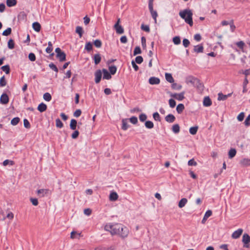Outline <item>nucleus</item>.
Instances as JSON below:
<instances>
[{
    "label": "nucleus",
    "mask_w": 250,
    "mask_h": 250,
    "mask_svg": "<svg viewBox=\"0 0 250 250\" xmlns=\"http://www.w3.org/2000/svg\"><path fill=\"white\" fill-rule=\"evenodd\" d=\"M77 122L75 119H71L70 124V128L71 129L75 130L77 128Z\"/></svg>",
    "instance_id": "nucleus-21"
},
{
    "label": "nucleus",
    "mask_w": 250,
    "mask_h": 250,
    "mask_svg": "<svg viewBox=\"0 0 250 250\" xmlns=\"http://www.w3.org/2000/svg\"><path fill=\"white\" fill-rule=\"evenodd\" d=\"M184 109H185V106L183 104H178L176 107L177 112L179 114L181 113L183 111Z\"/></svg>",
    "instance_id": "nucleus-29"
},
{
    "label": "nucleus",
    "mask_w": 250,
    "mask_h": 250,
    "mask_svg": "<svg viewBox=\"0 0 250 250\" xmlns=\"http://www.w3.org/2000/svg\"><path fill=\"white\" fill-rule=\"evenodd\" d=\"M56 57L60 62H63L66 60V54L64 52H62L60 54L56 55Z\"/></svg>",
    "instance_id": "nucleus-16"
},
{
    "label": "nucleus",
    "mask_w": 250,
    "mask_h": 250,
    "mask_svg": "<svg viewBox=\"0 0 250 250\" xmlns=\"http://www.w3.org/2000/svg\"><path fill=\"white\" fill-rule=\"evenodd\" d=\"M6 85V81L5 79L4 76H3L0 79V87H3Z\"/></svg>",
    "instance_id": "nucleus-45"
},
{
    "label": "nucleus",
    "mask_w": 250,
    "mask_h": 250,
    "mask_svg": "<svg viewBox=\"0 0 250 250\" xmlns=\"http://www.w3.org/2000/svg\"><path fill=\"white\" fill-rule=\"evenodd\" d=\"M94 63L95 64H99L101 61V57L99 54H96L94 56Z\"/></svg>",
    "instance_id": "nucleus-28"
},
{
    "label": "nucleus",
    "mask_w": 250,
    "mask_h": 250,
    "mask_svg": "<svg viewBox=\"0 0 250 250\" xmlns=\"http://www.w3.org/2000/svg\"><path fill=\"white\" fill-rule=\"evenodd\" d=\"M153 117L155 121H160L161 120L160 115L158 112L154 113L153 114Z\"/></svg>",
    "instance_id": "nucleus-54"
},
{
    "label": "nucleus",
    "mask_w": 250,
    "mask_h": 250,
    "mask_svg": "<svg viewBox=\"0 0 250 250\" xmlns=\"http://www.w3.org/2000/svg\"><path fill=\"white\" fill-rule=\"evenodd\" d=\"M120 227H121V224L109 223L104 226V229L106 231H109L112 235L116 234L119 235Z\"/></svg>",
    "instance_id": "nucleus-2"
},
{
    "label": "nucleus",
    "mask_w": 250,
    "mask_h": 250,
    "mask_svg": "<svg viewBox=\"0 0 250 250\" xmlns=\"http://www.w3.org/2000/svg\"><path fill=\"white\" fill-rule=\"evenodd\" d=\"M32 27L36 32H39L41 30V26L38 22H35L32 24Z\"/></svg>",
    "instance_id": "nucleus-24"
},
{
    "label": "nucleus",
    "mask_w": 250,
    "mask_h": 250,
    "mask_svg": "<svg viewBox=\"0 0 250 250\" xmlns=\"http://www.w3.org/2000/svg\"><path fill=\"white\" fill-rule=\"evenodd\" d=\"M192 12L189 9H185L179 12V15L181 18L185 20V21L190 26L193 25Z\"/></svg>",
    "instance_id": "nucleus-1"
},
{
    "label": "nucleus",
    "mask_w": 250,
    "mask_h": 250,
    "mask_svg": "<svg viewBox=\"0 0 250 250\" xmlns=\"http://www.w3.org/2000/svg\"><path fill=\"white\" fill-rule=\"evenodd\" d=\"M212 104L211 101L209 97H206L203 100V105L205 106H209Z\"/></svg>",
    "instance_id": "nucleus-15"
},
{
    "label": "nucleus",
    "mask_w": 250,
    "mask_h": 250,
    "mask_svg": "<svg viewBox=\"0 0 250 250\" xmlns=\"http://www.w3.org/2000/svg\"><path fill=\"white\" fill-rule=\"evenodd\" d=\"M49 67L56 72L57 73L58 72V69L57 67L53 63H50L49 64Z\"/></svg>",
    "instance_id": "nucleus-53"
},
{
    "label": "nucleus",
    "mask_w": 250,
    "mask_h": 250,
    "mask_svg": "<svg viewBox=\"0 0 250 250\" xmlns=\"http://www.w3.org/2000/svg\"><path fill=\"white\" fill-rule=\"evenodd\" d=\"M245 114L243 112L240 113L237 116V118L239 121H242L244 120Z\"/></svg>",
    "instance_id": "nucleus-62"
},
{
    "label": "nucleus",
    "mask_w": 250,
    "mask_h": 250,
    "mask_svg": "<svg viewBox=\"0 0 250 250\" xmlns=\"http://www.w3.org/2000/svg\"><path fill=\"white\" fill-rule=\"evenodd\" d=\"M231 93L228 94V95H224L222 93H219L218 96V100L219 101H224L226 100L228 97L230 96Z\"/></svg>",
    "instance_id": "nucleus-17"
},
{
    "label": "nucleus",
    "mask_w": 250,
    "mask_h": 250,
    "mask_svg": "<svg viewBox=\"0 0 250 250\" xmlns=\"http://www.w3.org/2000/svg\"><path fill=\"white\" fill-rule=\"evenodd\" d=\"M2 71L5 72L6 74H8L10 73V66L9 65H5L1 67Z\"/></svg>",
    "instance_id": "nucleus-39"
},
{
    "label": "nucleus",
    "mask_w": 250,
    "mask_h": 250,
    "mask_svg": "<svg viewBox=\"0 0 250 250\" xmlns=\"http://www.w3.org/2000/svg\"><path fill=\"white\" fill-rule=\"evenodd\" d=\"M28 58L31 61L34 62L36 60V56L33 53H30L28 55Z\"/></svg>",
    "instance_id": "nucleus-59"
},
{
    "label": "nucleus",
    "mask_w": 250,
    "mask_h": 250,
    "mask_svg": "<svg viewBox=\"0 0 250 250\" xmlns=\"http://www.w3.org/2000/svg\"><path fill=\"white\" fill-rule=\"evenodd\" d=\"M102 73L101 70H97L95 73V81L96 83H98L101 81Z\"/></svg>",
    "instance_id": "nucleus-11"
},
{
    "label": "nucleus",
    "mask_w": 250,
    "mask_h": 250,
    "mask_svg": "<svg viewBox=\"0 0 250 250\" xmlns=\"http://www.w3.org/2000/svg\"><path fill=\"white\" fill-rule=\"evenodd\" d=\"M165 78L166 80L170 83H174V79L172 76V75L170 73H166L165 74Z\"/></svg>",
    "instance_id": "nucleus-22"
},
{
    "label": "nucleus",
    "mask_w": 250,
    "mask_h": 250,
    "mask_svg": "<svg viewBox=\"0 0 250 250\" xmlns=\"http://www.w3.org/2000/svg\"><path fill=\"white\" fill-rule=\"evenodd\" d=\"M240 164L243 166H250V159L249 158H244L242 159L240 162Z\"/></svg>",
    "instance_id": "nucleus-18"
},
{
    "label": "nucleus",
    "mask_w": 250,
    "mask_h": 250,
    "mask_svg": "<svg viewBox=\"0 0 250 250\" xmlns=\"http://www.w3.org/2000/svg\"><path fill=\"white\" fill-rule=\"evenodd\" d=\"M236 45L243 51V48L245 46V43L243 41H240L236 42Z\"/></svg>",
    "instance_id": "nucleus-49"
},
{
    "label": "nucleus",
    "mask_w": 250,
    "mask_h": 250,
    "mask_svg": "<svg viewBox=\"0 0 250 250\" xmlns=\"http://www.w3.org/2000/svg\"><path fill=\"white\" fill-rule=\"evenodd\" d=\"M236 154V150L234 148H231L229 151V159L233 158Z\"/></svg>",
    "instance_id": "nucleus-27"
},
{
    "label": "nucleus",
    "mask_w": 250,
    "mask_h": 250,
    "mask_svg": "<svg viewBox=\"0 0 250 250\" xmlns=\"http://www.w3.org/2000/svg\"><path fill=\"white\" fill-rule=\"evenodd\" d=\"M14 42L12 39H10L8 42V47L10 49H12L14 48Z\"/></svg>",
    "instance_id": "nucleus-47"
},
{
    "label": "nucleus",
    "mask_w": 250,
    "mask_h": 250,
    "mask_svg": "<svg viewBox=\"0 0 250 250\" xmlns=\"http://www.w3.org/2000/svg\"><path fill=\"white\" fill-rule=\"evenodd\" d=\"M165 120L167 122L172 123L175 121V117L173 115L169 114L166 116Z\"/></svg>",
    "instance_id": "nucleus-14"
},
{
    "label": "nucleus",
    "mask_w": 250,
    "mask_h": 250,
    "mask_svg": "<svg viewBox=\"0 0 250 250\" xmlns=\"http://www.w3.org/2000/svg\"><path fill=\"white\" fill-rule=\"evenodd\" d=\"M143 61V58L142 56H139L136 57L135 58V62L140 64Z\"/></svg>",
    "instance_id": "nucleus-57"
},
{
    "label": "nucleus",
    "mask_w": 250,
    "mask_h": 250,
    "mask_svg": "<svg viewBox=\"0 0 250 250\" xmlns=\"http://www.w3.org/2000/svg\"><path fill=\"white\" fill-rule=\"evenodd\" d=\"M198 80L199 79L194 77H189L188 80V83H191L194 86V85L198 83Z\"/></svg>",
    "instance_id": "nucleus-26"
},
{
    "label": "nucleus",
    "mask_w": 250,
    "mask_h": 250,
    "mask_svg": "<svg viewBox=\"0 0 250 250\" xmlns=\"http://www.w3.org/2000/svg\"><path fill=\"white\" fill-rule=\"evenodd\" d=\"M23 125L26 128H30L31 127L30 123L29 122L28 120L26 119H24L23 120Z\"/></svg>",
    "instance_id": "nucleus-52"
},
{
    "label": "nucleus",
    "mask_w": 250,
    "mask_h": 250,
    "mask_svg": "<svg viewBox=\"0 0 250 250\" xmlns=\"http://www.w3.org/2000/svg\"><path fill=\"white\" fill-rule=\"evenodd\" d=\"M37 109L40 112H43L46 110L47 106L45 104L42 103L41 104H39Z\"/></svg>",
    "instance_id": "nucleus-19"
},
{
    "label": "nucleus",
    "mask_w": 250,
    "mask_h": 250,
    "mask_svg": "<svg viewBox=\"0 0 250 250\" xmlns=\"http://www.w3.org/2000/svg\"><path fill=\"white\" fill-rule=\"evenodd\" d=\"M122 129H123L124 130H127L129 126L127 123V119H123L122 121Z\"/></svg>",
    "instance_id": "nucleus-20"
},
{
    "label": "nucleus",
    "mask_w": 250,
    "mask_h": 250,
    "mask_svg": "<svg viewBox=\"0 0 250 250\" xmlns=\"http://www.w3.org/2000/svg\"><path fill=\"white\" fill-rule=\"evenodd\" d=\"M103 79L106 80H109L111 78V74L106 69H103Z\"/></svg>",
    "instance_id": "nucleus-13"
},
{
    "label": "nucleus",
    "mask_w": 250,
    "mask_h": 250,
    "mask_svg": "<svg viewBox=\"0 0 250 250\" xmlns=\"http://www.w3.org/2000/svg\"><path fill=\"white\" fill-rule=\"evenodd\" d=\"M169 106L171 107V108H173L176 105V102L175 101L172 99H170L169 100Z\"/></svg>",
    "instance_id": "nucleus-61"
},
{
    "label": "nucleus",
    "mask_w": 250,
    "mask_h": 250,
    "mask_svg": "<svg viewBox=\"0 0 250 250\" xmlns=\"http://www.w3.org/2000/svg\"><path fill=\"white\" fill-rule=\"evenodd\" d=\"M49 192L47 189H40L37 191V193L40 197H43L46 195Z\"/></svg>",
    "instance_id": "nucleus-10"
},
{
    "label": "nucleus",
    "mask_w": 250,
    "mask_h": 250,
    "mask_svg": "<svg viewBox=\"0 0 250 250\" xmlns=\"http://www.w3.org/2000/svg\"><path fill=\"white\" fill-rule=\"evenodd\" d=\"M190 44V42L187 39H184L183 41V44L185 47H188Z\"/></svg>",
    "instance_id": "nucleus-63"
},
{
    "label": "nucleus",
    "mask_w": 250,
    "mask_h": 250,
    "mask_svg": "<svg viewBox=\"0 0 250 250\" xmlns=\"http://www.w3.org/2000/svg\"><path fill=\"white\" fill-rule=\"evenodd\" d=\"M148 82L151 85L159 84L160 83V80L159 78L151 77L149 79Z\"/></svg>",
    "instance_id": "nucleus-9"
},
{
    "label": "nucleus",
    "mask_w": 250,
    "mask_h": 250,
    "mask_svg": "<svg viewBox=\"0 0 250 250\" xmlns=\"http://www.w3.org/2000/svg\"><path fill=\"white\" fill-rule=\"evenodd\" d=\"M130 122L134 124L135 125L138 123V119L136 117L132 116L129 119Z\"/></svg>",
    "instance_id": "nucleus-58"
},
{
    "label": "nucleus",
    "mask_w": 250,
    "mask_h": 250,
    "mask_svg": "<svg viewBox=\"0 0 250 250\" xmlns=\"http://www.w3.org/2000/svg\"><path fill=\"white\" fill-rule=\"evenodd\" d=\"M76 32L79 34L80 38H81L83 33V28L81 26H77Z\"/></svg>",
    "instance_id": "nucleus-35"
},
{
    "label": "nucleus",
    "mask_w": 250,
    "mask_h": 250,
    "mask_svg": "<svg viewBox=\"0 0 250 250\" xmlns=\"http://www.w3.org/2000/svg\"><path fill=\"white\" fill-rule=\"evenodd\" d=\"M172 130L174 133H178L180 131V126L178 124H175L172 126Z\"/></svg>",
    "instance_id": "nucleus-32"
},
{
    "label": "nucleus",
    "mask_w": 250,
    "mask_h": 250,
    "mask_svg": "<svg viewBox=\"0 0 250 250\" xmlns=\"http://www.w3.org/2000/svg\"><path fill=\"white\" fill-rule=\"evenodd\" d=\"M43 98L44 100H45L47 102L50 101L51 100V98H52L50 94L49 93H47V92H46L43 94Z\"/></svg>",
    "instance_id": "nucleus-37"
},
{
    "label": "nucleus",
    "mask_w": 250,
    "mask_h": 250,
    "mask_svg": "<svg viewBox=\"0 0 250 250\" xmlns=\"http://www.w3.org/2000/svg\"><path fill=\"white\" fill-rule=\"evenodd\" d=\"M85 49L90 51L92 49V44L90 42H88L85 44Z\"/></svg>",
    "instance_id": "nucleus-46"
},
{
    "label": "nucleus",
    "mask_w": 250,
    "mask_h": 250,
    "mask_svg": "<svg viewBox=\"0 0 250 250\" xmlns=\"http://www.w3.org/2000/svg\"><path fill=\"white\" fill-rule=\"evenodd\" d=\"M141 28L142 30L145 31L146 32H149L150 31L149 27L147 25L142 24Z\"/></svg>",
    "instance_id": "nucleus-55"
},
{
    "label": "nucleus",
    "mask_w": 250,
    "mask_h": 250,
    "mask_svg": "<svg viewBox=\"0 0 250 250\" xmlns=\"http://www.w3.org/2000/svg\"><path fill=\"white\" fill-rule=\"evenodd\" d=\"M79 135V132L78 130H75L73 133L71 135V137L72 139H75L78 138Z\"/></svg>",
    "instance_id": "nucleus-60"
},
{
    "label": "nucleus",
    "mask_w": 250,
    "mask_h": 250,
    "mask_svg": "<svg viewBox=\"0 0 250 250\" xmlns=\"http://www.w3.org/2000/svg\"><path fill=\"white\" fill-rule=\"evenodd\" d=\"M94 45L98 48L102 46V42L100 40H96L94 42Z\"/></svg>",
    "instance_id": "nucleus-56"
},
{
    "label": "nucleus",
    "mask_w": 250,
    "mask_h": 250,
    "mask_svg": "<svg viewBox=\"0 0 250 250\" xmlns=\"http://www.w3.org/2000/svg\"><path fill=\"white\" fill-rule=\"evenodd\" d=\"M244 124L246 126L250 125V114L245 119Z\"/></svg>",
    "instance_id": "nucleus-64"
},
{
    "label": "nucleus",
    "mask_w": 250,
    "mask_h": 250,
    "mask_svg": "<svg viewBox=\"0 0 250 250\" xmlns=\"http://www.w3.org/2000/svg\"><path fill=\"white\" fill-rule=\"evenodd\" d=\"M9 102V97L6 93H3L0 98V103L6 104Z\"/></svg>",
    "instance_id": "nucleus-7"
},
{
    "label": "nucleus",
    "mask_w": 250,
    "mask_h": 250,
    "mask_svg": "<svg viewBox=\"0 0 250 250\" xmlns=\"http://www.w3.org/2000/svg\"><path fill=\"white\" fill-rule=\"evenodd\" d=\"M147 119L146 115L144 113H142L139 115V120L141 122H144Z\"/></svg>",
    "instance_id": "nucleus-51"
},
{
    "label": "nucleus",
    "mask_w": 250,
    "mask_h": 250,
    "mask_svg": "<svg viewBox=\"0 0 250 250\" xmlns=\"http://www.w3.org/2000/svg\"><path fill=\"white\" fill-rule=\"evenodd\" d=\"M11 28L10 27H8L2 32V35L7 36L11 34Z\"/></svg>",
    "instance_id": "nucleus-44"
},
{
    "label": "nucleus",
    "mask_w": 250,
    "mask_h": 250,
    "mask_svg": "<svg viewBox=\"0 0 250 250\" xmlns=\"http://www.w3.org/2000/svg\"><path fill=\"white\" fill-rule=\"evenodd\" d=\"M182 85L181 84H177L176 83H172L171 84V87L173 89L180 90L182 88Z\"/></svg>",
    "instance_id": "nucleus-42"
},
{
    "label": "nucleus",
    "mask_w": 250,
    "mask_h": 250,
    "mask_svg": "<svg viewBox=\"0 0 250 250\" xmlns=\"http://www.w3.org/2000/svg\"><path fill=\"white\" fill-rule=\"evenodd\" d=\"M145 125V126L148 129H151L154 127V124L153 122L150 121H146Z\"/></svg>",
    "instance_id": "nucleus-33"
},
{
    "label": "nucleus",
    "mask_w": 250,
    "mask_h": 250,
    "mask_svg": "<svg viewBox=\"0 0 250 250\" xmlns=\"http://www.w3.org/2000/svg\"><path fill=\"white\" fill-rule=\"evenodd\" d=\"M118 195L116 192H112L109 195V199L110 201H115L118 199Z\"/></svg>",
    "instance_id": "nucleus-23"
},
{
    "label": "nucleus",
    "mask_w": 250,
    "mask_h": 250,
    "mask_svg": "<svg viewBox=\"0 0 250 250\" xmlns=\"http://www.w3.org/2000/svg\"><path fill=\"white\" fill-rule=\"evenodd\" d=\"M142 52L141 48L139 46H136L133 51V55L136 56L137 54H140Z\"/></svg>",
    "instance_id": "nucleus-48"
},
{
    "label": "nucleus",
    "mask_w": 250,
    "mask_h": 250,
    "mask_svg": "<svg viewBox=\"0 0 250 250\" xmlns=\"http://www.w3.org/2000/svg\"><path fill=\"white\" fill-rule=\"evenodd\" d=\"M48 46L46 48V52L47 53H50L53 50L52 44L51 42L48 43Z\"/></svg>",
    "instance_id": "nucleus-43"
},
{
    "label": "nucleus",
    "mask_w": 250,
    "mask_h": 250,
    "mask_svg": "<svg viewBox=\"0 0 250 250\" xmlns=\"http://www.w3.org/2000/svg\"><path fill=\"white\" fill-rule=\"evenodd\" d=\"M56 125L57 127L61 128L63 127V124L61 120L58 118L56 120Z\"/></svg>",
    "instance_id": "nucleus-40"
},
{
    "label": "nucleus",
    "mask_w": 250,
    "mask_h": 250,
    "mask_svg": "<svg viewBox=\"0 0 250 250\" xmlns=\"http://www.w3.org/2000/svg\"><path fill=\"white\" fill-rule=\"evenodd\" d=\"M187 202H188V200L186 198H182V199H181V200L179 202V204H178L179 207L180 208L184 207L186 205V204H187Z\"/></svg>",
    "instance_id": "nucleus-30"
},
{
    "label": "nucleus",
    "mask_w": 250,
    "mask_h": 250,
    "mask_svg": "<svg viewBox=\"0 0 250 250\" xmlns=\"http://www.w3.org/2000/svg\"><path fill=\"white\" fill-rule=\"evenodd\" d=\"M120 20L119 19L117 21V22L114 25V28L116 30V33L119 34H123L124 33V30L122 26L119 25Z\"/></svg>",
    "instance_id": "nucleus-5"
},
{
    "label": "nucleus",
    "mask_w": 250,
    "mask_h": 250,
    "mask_svg": "<svg viewBox=\"0 0 250 250\" xmlns=\"http://www.w3.org/2000/svg\"><path fill=\"white\" fill-rule=\"evenodd\" d=\"M20 119L19 117H15L12 119L11 124L13 125H16L20 122Z\"/></svg>",
    "instance_id": "nucleus-38"
},
{
    "label": "nucleus",
    "mask_w": 250,
    "mask_h": 250,
    "mask_svg": "<svg viewBox=\"0 0 250 250\" xmlns=\"http://www.w3.org/2000/svg\"><path fill=\"white\" fill-rule=\"evenodd\" d=\"M242 242L244 248H250V236L246 233H244L242 236Z\"/></svg>",
    "instance_id": "nucleus-3"
},
{
    "label": "nucleus",
    "mask_w": 250,
    "mask_h": 250,
    "mask_svg": "<svg viewBox=\"0 0 250 250\" xmlns=\"http://www.w3.org/2000/svg\"><path fill=\"white\" fill-rule=\"evenodd\" d=\"M243 232V229H239L232 233L231 234V237L233 239H238L242 235Z\"/></svg>",
    "instance_id": "nucleus-8"
},
{
    "label": "nucleus",
    "mask_w": 250,
    "mask_h": 250,
    "mask_svg": "<svg viewBox=\"0 0 250 250\" xmlns=\"http://www.w3.org/2000/svg\"><path fill=\"white\" fill-rule=\"evenodd\" d=\"M129 233V230L127 227L121 224V227H120V232L119 235L122 238L126 237Z\"/></svg>",
    "instance_id": "nucleus-4"
},
{
    "label": "nucleus",
    "mask_w": 250,
    "mask_h": 250,
    "mask_svg": "<svg viewBox=\"0 0 250 250\" xmlns=\"http://www.w3.org/2000/svg\"><path fill=\"white\" fill-rule=\"evenodd\" d=\"M184 94H185V92H182L179 94H177V93L171 94L170 95V96L176 99L177 100L182 101L185 98Z\"/></svg>",
    "instance_id": "nucleus-6"
},
{
    "label": "nucleus",
    "mask_w": 250,
    "mask_h": 250,
    "mask_svg": "<svg viewBox=\"0 0 250 250\" xmlns=\"http://www.w3.org/2000/svg\"><path fill=\"white\" fill-rule=\"evenodd\" d=\"M198 127L197 126H193L189 128V133L192 135H195L196 134L198 130Z\"/></svg>",
    "instance_id": "nucleus-36"
},
{
    "label": "nucleus",
    "mask_w": 250,
    "mask_h": 250,
    "mask_svg": "<svg viewBox=\"0 0 250 250\" xmlns=\"http://www.w3.org/2000/svg\"><path fill=\"white\" fill-rule=\"evenodd\" d=\"M194 86L197 87L200 92L204 90V85L200 82L199 80H198V83L194 85Z\"/></svg>",
    "instance_id": "nucleus-31"
},
{
    "label": "nucleus",
    "mask_w": 250,
    "mask_h": 250,
    "mask_svg": "<svg viewBox=\"0 0 250 250\" xmlns=\"http://www.w3.org/2000/svg\"><path fill=\"white\" fill-rule=\"evenodd\" d=\"M149 11L150 12L152 18L154 20L155 23L157 22V17H158V14L156 11L153 10V7H148Z\"/></svg>",
    "instance_id": "nucleus-12"
},
{
    "label": "nucleus",
    "mask_w": 250,
    "mask_h": 250,
    "mask_svg": "<svg viewBox=\"0 0 250 250\" xmlns=\"http://www.w3.org/2000/svg\"><path fill=\"white\" fill-rule=\"evenodd\" d=\"M109 70L110 73L112 75H114L117 71V67L115 65L110 66L109 67Z\"/></svg>",
    "instance_id": "nucleus-41"
},
{
    "label": "nucleus",
    "mask_w": 250,
    "mask_h": 250,
    "mask_svg": "<svg viewBox=\"0 0 250 250\" xmlns=\"http://www.w3.org/2000/svg\"><path fill=\"white\" fill-rule=\"evenodd\" d=\"M204 50V47L202 45H198L194 47V51L197 53H202Z\"/></svg>",
    "instance_id": "nucleus-25"
},
{
    "label": "nucleus",
    "mask_w": 250,
    "mask_h": 250,
    "mask_svg": "<svg viewBox=\"0 0 250 250\" xmlns=\"http://www.w3.org/2000/svg\"><path fill=\"white\" fill-rule=\"evenodd\" d=\"M173 42L175 44L178 45L180 43V38L178 36H176L173 38Z\"/></svg>",
    "instance_id": "nucleus-50"
},
{
    "label": "nucleus",
    "mask_w": 250,
    "mask_h": 250,
    "mask_svg": "<svg viewBox=\"0 0 250 250\" xmlns=\"http://www.w3.org/2000/svg\"><path fill=\"white\" fill-rule=\"evenodd\" d=\"M6 4L8 7L14 6L17 4V0H7Z\"/></svg>",
    "instance_id": "nucleus-34"
}]
</instances>
